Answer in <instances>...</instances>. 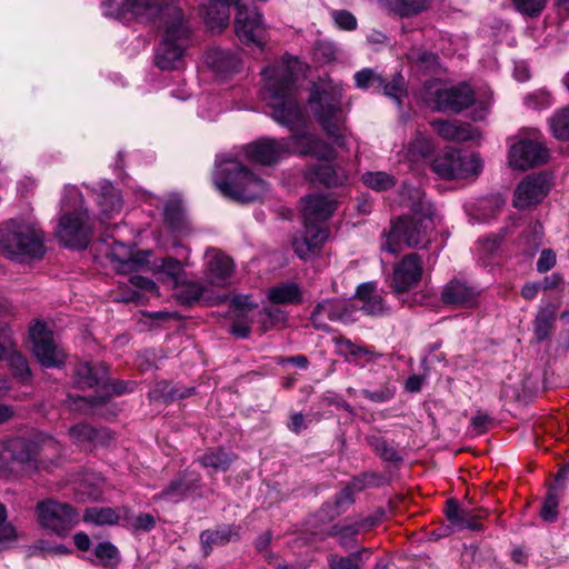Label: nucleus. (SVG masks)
Listing matches in <instances>:
<instances>
[{"label":"nucleus","instance_id":"obj_1","mask_svg":"<svg viewBox=\"0 0 569 569\" xmlns=\"http://www.w3.org/2000/svg\"><path fill=\"white\" fill-rule=\"evenodd\" d=\"M104 13L120 20L151 23L160 33L156 64L161 70L179 69L190 42L191 28L178 0H107Z\"/></svg>","mask_w":569,"mask_h":569},{"label":"nucleus","instance_id":"obj_2","mask_svg":"<svg viewBox=\"0 0 569 569\" xmlns=\"http://www.w3.org/2000/svg\"><path fill=\"white\" fill-rule=\"evenodd\" d=\"M300 62L286 58L281 62L267 67L261 72L263 78L262 99L272 110V118L280 124L292 129L302 123L305 116L297 100V74Z\"/></svg>","mask_w":569,"mask_h":569},{"label":"nucleus","instance_id":"obj_3","mask_svg":"<svg viewBox=\"0 0 569 569\" xmlns=\"http://www.w3.org/2000/svg\"><path fill=\"white\" fill-rule=\"evenodd\" d=\"M401 197L410 214L391 224L381 244L382 250L392 254L399 253L405 246L411 248L426 243L428 231L433 226V207L419 188L405 184Z\"/></svg>","mask_w":569,"mask_h":569},{"label":"nucleus","instance_id":"obj_4","mask_svg":"<svg viewBox=\"0 0 569 569\" xmlns=\"http://www.w3.org/2000/svg\"><path fill=\"white\" fill-rule=\"evenodd\" d=\"M213 183L222 196L237 202L261 201L269 191L268 183L232 158H220Z\"/></svg>","mask_w":569,"mask_h":569},{"label":"nucleus","instance_id":"obj_5","mask_svg":"<svg viewBox=\"0 0 569 569\" xmlns=\"http://www.w3.org/2000/svg\"><path fill=\"white\" fill-rule=\"evenodd\" d=\"M91 232L92 222L81 192L74 186L64 187L57 237L66 247L82 249L88 246Z\"/></svg>","mask_w":569,"mask_h":569},{"label":"nucleus","instance_id":"obj_6","mask_svg":"<svg viewBox=\"0 0 569 569\" xmlns=\"http://www.w3.org/2000/svg\"><path fill=\"white\" fill-rule=\"evenodd\" d=\"M309 104L320 127L332 141L341 149H347L351 136L346 121L347 113L342 108L340 91L328 92L315 89L310 92Z\"/></svg>","mask_w":569,"mask_h":569},{"label":"nucleus","instance_id":"obj_7","mask_svg":"<svg viewBox=\"0 0 569 569\" xmlns=\"http://www.w3.org/2000/svg\"><path fill=\"white\" fill-rule=\"evenodd\" d=\"M0 247L12 260L41 257L44 252L43 234L33 224L11 222L0 231Z\"/></svg>","mask_w":569,"mask_h":569},{"label":"nucleus","instance_id":"obj_8","mask_svg":"<svg viewBox=\"0 0 569 569\" xmlns=\"http://www.w3.org/2000/svg\"><path fill=\"white\" fill-rule=\"evenodd\" d=\"M57 443L52 439L43 440L40 445L33 439L12 438L8 440L1 450L0 457L11 462V468H20L26 471L38 469V457H46L50 449H54Z\"/></svg>","mask_w":569,"mask_h":569},{"label":"nucleus","instance_id":"obj_9","mask_svg":"<svg viewBox=\"0 0 569 569\" xmlns=\"http://www.w3.org/2000/svg\"><path fill=\"white\" fill-rule=\"evenodd\" d=\"M431 168L445 179H466L481 172L482 160L479 154H462L451 149L435 158Z\"/></svg>","mask_w":569,"mask_h":569},{"label":"nucleus","instance_id":"obj_10","mask_svg":"<svg viewBox=\"0 0 569 569\" xmlns=\"http://www.w3.org/2000/svg\"><path fill=\"white\" fill-rule=\"evenodd\" d=\"M37 516L46 529L64 536L79 520V513L68 503L47 499L37 505Z\"/></svg>","mask_w":569,"mask_h":569},{"label":"nucleus","instance_id":"obj_11","mask_svg":"<svg viewBox=\"0 0 569 569\" xmlns=\"http://www.w3.org/2000/svg\"><path fill=\"white\" fill-rule=\"evenodd\" d=\"M29 333L33 353L43 367L58 368L64 363L66 353L44 323H34Z\"/></svg>","mask_w":569,"mask_h":569},{"label":"nucleus","instance_id":"obj_12","mask_svg":"<svg viewBox=\"0 0 569 569\" xmlns=\"http://www.w3.org/2000/svg\"><path fill=\"white\" fill-rule=\"evenodd\" d=\"M236 8L234 30L238 38L247 46L262 49L266 43V27L261 13L257 8H248L241 2H236Z\"/></svg>","mask_w":569,"mask_h":569},{"label":"nucleus","instance_id":"obj_13","mask_svg":"<svg viewBox=\"0 0 569 569\" xmlns=\"http://www.w3.org/2000/svg\"><path fill=\"white\" fill-rule=\"evenodd\" d=\"M548 160V150L535 138H521L509 147L508 161L511 168L529 170Z\"/></svg>","mask_w":569,"mask_h":569},{"label":"nucleus","instance_id":"obj_14","mask_svg":"<svg viewBox=\"0 0 569 569\" xmlns=\"http://www.w3.org/2000/svg\"><path fill=\"white\" fill-rule=\"evenodd\" d=\"M150 251L136 250L126 246L121 241L114 240L108 253L113 268L119 273H132L144 270L150 258Z\"/></svg>","mask_w":569,"mask_h":569},{"label":"nucleus","instance_id":"obj_15","mask_svg":"<svg viewBox=\"0 0 569 569\" xmlns=\"http://www.w3.org/2000/svg\"><path fill=\"white\" fill-rule=\"evenodd\" d=\"M480 290L459 278L447 282L441 290V300L445 305L456 308H475L478 306Z\"/></svg>","mask_w":569,"mask_h":569},{"label":"nucleus","instance_id":"obj_16","mask_svg":"<svg viewBox=\"0 0 569 569\" xmlns=\"http://www.w3.org/2000/svg\"><path fill=\"white\" fill-rule=\"evenodd\" d=\"M284 146L282 139L262 138L246 144L243 152L252 163L271 166L286 157Z\"/></svg>","mask_w":569,"mask_h":569},{"label":"nucleus","instance_id":"obj_17","mask_svg":"<svg viewBox=\"0 0 569 569\" xmlns=\"http://www.w3.org/2000/svg\"><path fill=\"white\" fill-rule=\"evenodd\" d=\"M422 261L417 253H409L395 267L392 288L397 293L406 292L416 286L422 277Z\"/></svg>","mask_w":569,"mask_h":569},{"label":"nucleus","instance_id":"obj_18","mask_svg":"<svg viewBox=\"0 0 569 569\" xmlns=\"http://www.w3.org/2000/svg\"><path fill=\"white\" fill-rule=\"evenodd\" d=\"M325 319H329L331 321L350 322L353 320V309L345 300H323L316 306L311 315V321L316 328L327 330L328 325L326 323Z\"/></svg>","mask_w":569,"mask_h":569},{"label":"nucleus","instance_id":"obj_19","mask_svg":"<svg viewBox=\"0 0 569 569\" xmlns=\"http://www.w3.org/2000/svg\"><path fill=\"white\" fill-rule=\"evenodd\" d=\"M204 267L209 282L218 287L229 283L234 269L232 259L214 248H209L206 251Z\"/></svg>","mask_w":569,"mask_h":569},{"label":"nucleus","instance_id":"obj_20","mask_svg":"<svg viewBox=\"0 0 569 569\" xmlns=\"http://www.w3.org/2000/svg\"><path fill=\"white\" fill-rule=\"evenodd\" d=\"M549 190L547 178L541 174L528 176L515 191L513 206L526 209L536 206L547 196Z\"/></svg>","mask_w":569,"mask_h":569},{"label":"nucleus","instance_id":"obj_21","mask_svg":"<svg viewBox=\"0 0 569 569\" xmlns=\"http://www.w3.org/2000/svg\"><path fill=\"white\" fill-rule=\"evenodd\" d=\"M473 96L468 86L438 89L435 96V109L442 112L458 113L468 108Z\"/></svg>","mask_w":569,"mask_h":569},{"label":"nucleus","instance_id":"obj_22","mask_svg":"<svg viewBox=\"0 0 569 569\" xmlns=\"http://www.w3.org/2000/svg\"><path fill=\"white\" fill-rule=\"evenodd\" d=\"M240 0H203L200 13L211 31L221 32L229 23L230 6Z\"/></svg>","mask_w":569,"mask_h":569},{"label":"nucleus","instance_id":"obj_23","mask_svg":"<svg viewBox=\"0 0 569 569\" xmlns=\"http://www.w3.org/2000/svg\"><path fill=\"white\" fill-rule=\"evenodd\" d=\"M98 219L101 224L118 216L122 209V198L118 189L103 181L97 191Z\"/></svg>","mask_w":569,"mask_h":569},{"label":"nucleus","instance_id":"obj_24","mask_svg":"<svg viewBox=\"0 0 569 569\" xmlns=\"http://www.w3.org/2000/svg\"><path fill=\"white\" fill-rule=\"evenodd\" d=\"M337 352L347 361L365 367L382 357L372 346L358 345L346 338L335 339Z\"/></svg>","mask_w":569,"mask_h":569},{"label":"nucleus","instance_id":"obj_25","mask_svg":"<svg viewBox=\"0 0 569 569\" xmlns=\"http://www.w3.org/2000/svg\"><path fill=\"white\" fill-rule=\"evenodd\" d=\"M431 127L439 137L448 141L466 142L480 138L479 130L470 124H457L448 120H435L431 122Z\"/></svg>","mask_w":569,"mask_h":569},{"label":"nucleus","instance_id":"obj_26","mask_svg":"<svg viewBox=\"0 0 569 569\" xmlns=\"http://www.w3.org/2000/svg\"><path fill=\"white\" fill-rule=\"evenodd\" d=\"M144 270L152 271V273L158 277V280L168 282L172 287L183 283V267L181 262L174 258L156 259L151 264L148 262Z\"/></svg>","mask_w":569,"mask_h":569},{"label":"nucleus","instance_id":"obj_27","mask_svg":"<svg viewBox=\"0 0 569 569\" xmlns=\"http://www.w3.org/2000/svg\"><path fill=\"white\" fill-rule=\"evenodd\" d=\"M337 208V202L322 194H312L303 199V221L325 222Z\"/></svg>","mask_w":569,"mask_h":569},{"label":"nucleus","instance_id":"obj_28","mask_svg":"<svg viewBox=\"0 0 569 569\" xmlns=\"http://www.w3.org/2000/svg\"><path fill=\"white\" fill-rule=\"evenodd\" d=\"M206 63L220 77H227L238 72L241 68V60L237 53L221 49L208 51L206 54Z\"/></svg>","mask_w":569,"mask_h":569},{"label":"nucleus","instance_id":"obj_29","mask_svg":"<svg viewBox=\"0 0 569 569\" xmlns=\"http://www.w3.org/2000/svg\"><path fill=\"white\" fill-rule=\"evenodd\" d=\"M355 298L361 303L360 309L369 316H381L386 311L383 299L375 282L361 283Z\"/></svg>","mask_w":569,"mask_h":569},{"label":"nucleus","instance_id":"obj_30","mask_svg":"<svg viewBox=\"0 0 569 569\" xmlns=\"http://www.w3.org/2000/svg\"><path fill=\"white\" fill-rule=\"evenodd\" d=\"M375 521L371 519H365L361 521L349 522L346 521L343 523L335 525L329 535L339 538V543L345 548L349 549L355 545V537L360 532L363 528H369L375 526Z\"/></svg>","mask_w":569,"mask_h":569},{"label":"nucleus","instance_id":"obj_31","mask_svg":"<svg viewBox=\"0 0 569 569\" xmlns=\"http://www.w3.org/2000/svg\"><path fill=\"white\" fill-rule=\"evenodd\" d=\"M313 140H317V136L310 132H302L292 134L289 138H282V142L286 144V156L290 153L311 156L313 150L312 147L316 143Z\"/></svg>","mask_w":569,"mask_h":569},{"label":"nucleus","instance_id":"obj_32","mask_svg":"<svg viewBox=\"0 0 569 569\" xmlns=\"http://www.w3.org/2000/svg\"><path fill=\"white\" fill-rule=\"evenodd\" d=\"M311 178L327 187H337L343 184L348 180V176L343 170H337L332 164L325 163L315 167L311 171Z\"/></svg>","mask_w":569,"mask_h":569},{"label":"nucleus","instance_id":"obj_33","mask_svg":"<svg viewBox=\"0 0 569 569\" xmlns=\"http://www.w3.org/2000/svg\"><path fill=\"white\" fill-rule=\"evenodd\" d=\"M432 150L433 144L431 140L421 132H417L405 150V158L409 162L416 163L427 158Z\"/></svg>","mask_w":569,"mask_h":569},{"label":"nucleus","instance_id":"obj_34","mask_svg":"<svg viewBox=\"0 0 569 569\" xmlns=\"http://www.w3.org/2000/svg\"><path fill=\"white\" fill-rule=\"evenodd\" d=\"M237 532L231 527L226 526L217 530H204L200 535V542L204 550V555L208 556L212 550L213 546L226 545L229 542Z\"/></svg>","mask_w":569,"mask_h":569},{"label":"nucleus","instance_id":"obj_35","mask_svg":"<svg viewBox=\"0 0 569 569\" xmlns=\"http://www.w3.org/2000/svg\"><path fill=\"white\" fill-rule=\"evenodd\" d=\"M353 503V490L351 487H345L337 496L332 502H326L321 509V511L326 515L327 518L333 519L340 516L346 509Z\"/></svg>","mask_w":569,"mask_h":569},{"label":"nucleus","instance_id":"obj_36","mask_svg":"<svg viewBox=\"0 0 569 569\" xmlns=\"http://www.w3.org/2000/svg\"><path fill=\"white\" fill-rule=\"evenodd\" d=\"M268 298L273 303H295L301 300V292L295 283H283L268 290Z\"/></svg>","mask_w":569,"mask_h":569},{"label":"nucleus","instance_id":"obj_37","mask_svg":"<svg viewBox=\"0 0 569 569\" xmlns=\"http://www.w3.org/2000/svg\"><path fill=\"white\" fill-rule=\"evenodd\" d=\"M234 460V456L222 449L210 450L199 458L204 468H211L214 471H224Z\"/></svg>","mask_w":569,"mask_h":569},{"label":"nucleus","instance_id":"obj_38","mask_svg":"<svg viewBox=\"0 0 569 569\" xmlns=\"http://www.w3.org/2000/svg\"><path fill=\"white\" fill-rule=\"evenodd\" d=\"M396 389L395 381L390 378H385L378 388H365L361 390V395L372 402L382 403L393 398Z\"/></svg>","mask_w":569,"mask_h":569},{"label":"nucleus","instance_id":"obj_39","mask_svg":"<svg viewBox=\"0 0 569 569\" xmlns=\"http://www.w3.org/2000/svg\"><path fill=\"white\" fill-rule=\"evenodd\" d=\"M362 182L370 189L381 192L396 184V178L385 171H368L361 177Z\"/></svg>","mask_w":569,"mask_h":569},{"label":"nucleus","instance_id":"obj_40","mask_svg":"<svg viewBox=\"0 0 569 569\" xmlns=\"http://www.w3.org/2000/svg\"><path fill=\"white\" fill-rule=\"evenodd\" d=\"M549 127L558 140H569V106L558 109L549 119Z\"/></svg>","mask_w":569,"mask_h":569},{"label":"nucleus","instance_id":"obj_41","mask_svg":"<svg viewBox=\"0 0 569 569\" xmlns=\"http://www.w3.org/2000/svg\"><path fill=\"white\" fill-rule=\"evenodd\" d=\"M13 377L26 381L30 378L31 372L26 358L18 351V345L4 357Z\"/></svg>","mask_w":569,"mask_h":569},{"label":"nucleus","instance_id":"obj_42","mask_svg":"<svg viewBox=\"0 0 569 569\" xmlns=\"http://www.w3.org/2000/svg\"><path fill=\"white\" fill-rule=\"evenodd\" d=\"M164 220L177 232H182L187 228L186 214L179 202L171 201L166 204Z\"/></svg>","mask_w":569,"mask_h":569},{"label":"nucleus","instance_id":"obj_43","mask_svg":"<svg viewBox=\"0 0 569 569\" xmlns=\"http://www.w3.org/2000/svg\"><path fill=\"white\" fill-rule=\"evenodd\" d=\"M84 521L103 526L114 525L119 520V515L112 508H89L83 516Z\"/></svg>","mask_w":569,"mask_h":569},{"label":"nucleus","instance_id":"obj_44","mask_svg":"<svg viewBox=\"0 0 569 569\" xmlns=\"http://www.w3.org/2000/svg\"><path fill=\"white\" fill-rule=\"evenodd\" d=\"M380 91L391 98L398 106H401V98L407 93L405 78L400 73H396L389 82L382 78Z\"/></svg>","mask_w":569,"mask_h":569},{"label":"nucleus","instance_id":"obj_45","mask_svg":"<svg viewBox=\"0 0 569 569\" xmlns=\"http://www.w3.org/2000/svg\"><path fill=\"white\" fill-rule=\"evenodd\" d=\"M357 88L366 90L373 89L380 91L382 84V76L370 68L361 69L353 76Z\"/></svg>","mask_w":569,"mask_h":569},{"label":"nucleus","instance_id":"obj_46","mask_svg":"<svg viewBox=\"0 0 569 569\" xmlns=\"http://www.w3.org/2000/svg\"><path fill=\"white\" fill-rule=\"evenodd\" d=\"M192 390L193 389L179 391L178 389L173 388L170 383L161 381L157 383L153 390L150 392V398L153 400L163 399L164 401H172L174 399H180L190 396Z\"/></svg>","mask_w":569,"mask_h":569},{"label":"nucleus","instance_id":"obj_47","mask_svg":"<svg viewBox=\"0 0 569 569\" xmlns=\"http://www.w3.org/2000/svg\"><path fill=\"white\" fill-rule=\"evenodd\" d=\"M76 381L81 388H92L103 380L102 373H99L91 365H80L76 371Z\"/></svg>","mask_w":569,"mask_h":569},{"label":"nucleus","instance_id":"obj_48","mask_svg":"<svg viewBox=\"0 0 569 569\" xmlns=\"http://www.w3.org/2000/svg\"><path fill=\"white\" fill-rule=\"evenodd\" d=\"M192 487L193 486L184 479H177L171 481L169 486L160 492L159 498L177 502L181 500Z\"/></svg>","mask_w":569,"mask_h":569},{"label":"nucleus","instance_id":"obj_49","mask_svg":"<svg viewBox=\"0 0 569 569\" xmlns=\"http://www.w3.org/2000/svg\"><path fill=\"white\" fill-rule=\"evenodd\" d=\"M482 518V510L476 511L470 508H462L455 527L458 529L481 530L480 519Z\"/></svg>","mask_w":569,"mask_h":569},{"label":"nucleus","instance_id":"obj_50","mask_svg":"<svg viewBox=\"0 0 569 569\" xmlns=\"http://www.w3.org/2000/svg\"><path fill=\"white\" fill-rule=\"evenodd\" d=\"M94 556L98 562L103 566H116L119 562V551L117 547L109 541L97 545Z\"/></svg>","mask_w":569,"mask_h":569},{"label":"nucleus","instance_id":"obj_51","mask_svg":"<svg viewBox=\"0 0 569 569\" xmlns=\"http://www.w3.org/2000/svg\"><path fill=\"white\" fill-rule=\"evenodd\" d=\"M305 228L303 237L307 238L316 249L319 248L329 236L323 222L320 221H305Z\"/></svg>","mask_w":569,"mask_h":569},{"label":"nucleus","instance_id":"obj_52","mask_svg":"<svg viewBox=\"0 0 569 569\" xmlns=\"http://www.w3.org/2000/svg\"><path fill=\"white\" fill-rule=\"evenodd\" d=\"M395 10L405 17L418 14L429 7L428 0H392Z\"/></svg>","mask_w":569,"mask_h":569},{"label":"nucleus","instance_id":"obj_53","mask_svg":"<svg viewBox=\"0 0 569 569\" xmlns=\"http://www.w3.org/2000/svg\"><path fill=\"white\" fill-rule=\"evenodd\" d=\"M407 58L423 69H432L437 64V56L421 48H411Z\"/></svg>","mask_w":569,"mask_h":569},{"label":"nucleus","instance_id":"obj_54","mask_svg":"<svg viewBox=\"0 0 569 569\" xmlns=\"http://www.w3.org/2000/svg\"><path fill=\"white\" fill-rule=\"evenodd\" d=\"M373 450L387 461H399L401 459L399 452L381 437H372L369 439Z\"/></svg>","mask_w":569,"mask_h":569},{"label":"nucleus","instance_id":"obj_55","mask_svg":"<svg viewBox=\"0 0 569 569\" xmlns=\"http://www.w3.org/2000/svg\"><path fill=\"white\" fill-rule=\"evenodd\" d=\"M328 565L330 569H361L360 553H353L349 557L330 555L328 557Z\"/></svg>","mask_w":569,"mask_h":569},{"label":"nucleus","instance_id":"obj_56","mask_svg":"<svg viewBox=\"0 0 569 569\" xmlns=\"http://www.w3.org/2000/svg\"><path fill=\"white\" fill-rule=\"evenodd\" d=\"M17 346L14 332L6 322H0V361Z\"/></svg>","mask_w":569,"mask_h":569},{"label":"nucleus","instance_id":"obj_57","mask_svg":"<svg viewBox=\"0 0 569 569\" xmlns=\"http://www.w3.org/2000/svg\"><path fill=\"white\" fill-rule=\"evenodd\" d=\"M330 17L340 30L352 31L357 29L358 22L356 17L347 10H332Z\"/></svg>","mask_w":569,"mask_h":569},{"label":"nucleus","instance_id":"obj_58","mask_svg":"<svg viewBox=\"0 0 569 569\" xmlns=\"http://www.w3.org/2000/svg\"><path fill=\"white\" fill-rule=\"evenodd\" d=\"M101 478L96 475H88L80 483L79 491L90 499H98L101 496Z\"/></svg>","mask_w":569,"mask_h":569},{"label":"nucleus","instance_id":"obj_59","mask_svg":"<svg viewBox=\"0 0 569 569\" xmlns=\"http://www.w3.org/2000/svg\"><path fill=\"white\" fill-rule=\"evenodd\" d=\"M551 103H552L551 96L545 89L537 90V91L528 94L525 98V104L528 108L536 109V110L547 108Z\"/></svg>","mask_w":569,"mask_h":569},{"label":"nucleus","instance_id":"obj_60","mask_svg":"<svg viewBox=\"0 0 569 569\" xmlns=\"http://www.w3.org/2000/svg\"><path fill=\"white\" fill-rule=\"evenodd\" d=\"M206 288L203 284L191 281L183 283L179 291V296L186 303H191L198 299H200L204 292Z\"/></svg>","mask_w":569,"mask_h":569},{"label":"nucleus","instance_id":"obj_61","mask_svg":"<svg viewBox=\"0 0 569 569\" xmlns=\"http://www.w3.org/2000/svg\"><path fill=\"white\" fill-rule=\"evenodd\" d=\"M69 433L79 443L96 441L98 437V431L88 425H77L69 430Z\"/></svg>","mask_w":569,"mask_h":569},{"label":"nucleus","instance_id":"obj_62","mask_svg":"<svg viewBox=\"0 0 569 569\" xmlns=\"http://www.w3.org/2000/svg\"><path fill=\"white\" fill-rule=\"evenodd\" d=\"M517 10L521 13L536 17L543 10L547 0H512Z\"/></svg>","mask_w":569,"mask_h":569},{"label":"nucleus","instance_id":"obj_63","mask_svg":"<svg viewBox=\"0 0 569 569\" xmlns=\"http://www.w3.org/2000/svg\"><path fill=\"white\" fill-rule=\"evenodd\" d=\"M156 525V519L150 513H139L128 519V526L136 532L150 531Z\"/></svg>","mask_w":569,"mask_h":569},{"label":"nucleus","instance_id":"obj_64","mask_svg":"<svg viewBox=\"0 0 569 569\" xmlns=\"http://www.w3.org/2000/svg\"><path fill=\"white\" fill-rule=\"evenodd\" d=\"M559 501L555 493H549L542 505L540 515L541 518L547 522L556 521L558 517Z\"/></svg>","mask_w":569,"mask_h":569}]
</instances>
